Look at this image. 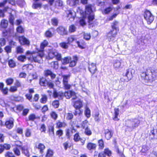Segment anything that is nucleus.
Wrapping results in <instances>:
<instances>
[{"label": "nucleus", "mask_w": 157, "mask_h": 157, "mask_svg": "<svg viewBox=\"0 0 157 157\" xmlns=\"http://www.w3.org/2000/svg\"><path fill=\"white\" fill-rule=\"evenodd\" d=\"M141 77L147 81L152 82L157 77V69L148 68L141 73Z\"/></svg>", "instance_id": "nucleus-1"}, {"label": "nucleus", "mask_w": 157, "mask_h": 157, "mask_svg": "<svg viewBox=\"0 0 157 157\" xmlns=\"http://www.w3.org/2000/svg\"><path fill=\"white\" fill-rule=\"evenodd\" d=\"M40 52L32 53L28 51L26 53V56L28 59L32 62L42 63L43 61L42 58L44 56V53L43 52Z\"/></svg>", "instance_id": "nucleus-2"}, {"label": "nucleus", "mask_w": 157, "mask_h": 157, "mask_svg": "<svg viewBox=\"0 0 157 157\" xmlns=\"http://www.w3.org/2000/svg\"><path fill=\"white\" fill-rule=\"evenodd\" d=\"M118 22L115 21L111 25L112 29L107 34V38L109 42H113L115 39L117 32L118 31Z\"/></svg>", "instance_id": "nucleus-3"}, {"label": "nucleus", "mask_w": 157, "mask_h": 157, "mask_svg": "<svg viewBox=\"0 0 157 157\" xmlns=\"http://www.w3.org/2000/svg\"><path fill=\"white\" fill-rule=\"evenodd\" d=\"M93 6L91 4H88L85 6V16L88 19V22L90 24H91V22L94 19V14L93 8Z\"/></svg>", "instance_id": "nucleus-4"}, {"label": "nucleus", "mask_w": 157, "mask_h": 157, "mask_svg": "<svg viewBox=\"0 0 157 157\" xmlns=\"http://www.w3.org/2000/svg\"><path fill=\"white\" fill-rule=\"evenodd\" d=\"M140 121L138 119H132L127 121L125 123V125L130 129V130L137 128L139 124Z\"/></svg>", "instance_id": "nucleus-5"}, {"label": "nucleus", "mask_w": 157, "mask_h": 157, "mask_svg": "<svg viewBox=\"0 0 157 157\" xmlns=\"http://www.w3.org/2000/svg\"><path fill=\"white\" fill-rule=\"evenodd\" d=\"M54 57H56L58 60H60L61 59V56L60 54L57 51L56 49H51L49 50L48 52V55L47 56L48 59H52Z\"/></svg>", "instance_id": "nucleus-6"}, {"label": "nucleus", "mask_w": 157, "mask_h": 157, "mask_svg": "<svg viewBox=\"0 0 157 157\" xmlns=\"http://www.w3.org/2000/svg\"><path fill=\"white\" fill-rule=\"evenodd\" d=\"M144 17L148 24H151L154 19L153 16L149 11L147 10L144 13Z\"/></svg>", "instance_id": "nucleus-7"}, {"label": "nucleus", "mask_w": 157, "mask_h": 157, "mask_svg": "<svg viewBox=\"0 0 157 157\" xmlns=\"http://www.w3.org/2000/svg\"><path fill=\"white\" fill-rule=\"evenodd\" d=\"M53 96L54 98H57L59 100H62L64 97V93L62 91L54 90Z\"/></svg>", "instance_id": "nucleus-8"}, {"label": "nucleus", "mask_w": 157, "mask_h": 157, "mask_svg": "<svg viewBox=\"0 0 157 157\" xmlns=\"http://www.w3.org/2000/svg\"><path fill=\"white\" fill-rule=\"evenodd\" d=\"M65 97L67 99H69L71 97H72L73 99H75L76 96L75 92L72 91H68L65 92L64 93V97Z\"/></svg>", "instance_id": "nucleus-9"}, {"label": "nucleus", "mask_w": 157, "mask_h": 157, "mask_svg": "<svg viewBox=\"0 0 157 157\" xmlns=\"http://www.w3.org/2000/svg\"><path fill=\"white\" fill-rule=\"evenodd\" d=\"M124 81L127 82L131 80L132 78V71L130 69L126 70V72L124 75Z\"/></svg>", "instance_id": "nucleus-10"}, {"label": "nucleus", "mask_w": 157, "mask_h": 157, "mask_svg": "<svg viewBox=\"0 0 157 157\" xmlns=\"http://www.w3.org/2000/svg\"><path fill=\"white\" fill-rule=\"evenodd\" d=\"M67 14V18L70 21H72L74 20L75 16V13L73 10H69L66 11Z\"/></svg>", "instance_id": "nucleus-11"}, {"label": "nucleus", "mask_w": 157, "mask_h": 157, "mask_svg": "<svg viewBox=\"0 0 157 157\" xmlns=\"http://www.w3.org/2000/svg\"><path fill=\"white\" fill-rule=\"evenodd\" d=\"M87 122L85 121L82 123V126L83 128L85 129V133L88 136H90L91 135L92 132L89 128H88L87 125Z\"/></svg>", "instance_id": "nucleus-12"}, {"label": "nucleus", "mask_w": 157, "mask_h": 157, "mask_svg": "<svg viewBox=\"0 0 157 157\" xmlns=\"http://www.w3.org/2000/svg\"><path fill=\"white\" fill-rule=\"evenodd\" d=\"M13 118H10L7 120L5 124L6 127L9 129L12 128L13 126Z\"/></svg>", "instance_id": "nucleus-13"}, {"label": "nucleus", "mask_w": 157, "mask_h": 157, "mask_svg": "<svg viewBox=\"0 0 157 157\" xmlns=\"http://www.w3.org/2000/svg\"><path fill=\"white\" fill-rule=\"evenodd\" d=\"M69 75H63V83L64 87L66 89H69L70 88V86L68 84V79L69 78Z\"/></svg>", "instance_id": "nucleus-14"}, {"label": "nucleus", "mask_w": 157, "mask_h": 157, "mask_svg": "<svg viewBox=\"0 0 157 157\" xmlns=\"http://www.w3.org/2000/svg\"><path fill=\"white\" fill-rule=\"evenodd\" d=\"M56 31L61 35H66L67 33L66 29L64 27L62 26L56 29Z\"/></svg>", "instance_id": "nucleus-15"}, {"label": "nucleus", "mask_w": 157, "mask_h": 157, "mask_svg": "<svg viewBox=\"0 0 157 157\" xmlns=\"http://www.w3.org/2000/svg\"><path fill=\"white\" fill-rule=\"evenodd\" d=\"M35 147L37 148L39 151L40 153L42 154L44 152V150L45 149V147L44 144L41 143H36Z\"/></svg>", "instance_id": "nucleus-16"}, {"label": "nucleus", "mask_w": 157, "mask_h": 157, "mask_svg": "<svg viewBox=\"0 0 157 157\" xmlns=\"http://www.w3.org/2000/svg\"><path fill=\"white\" fill-rule=\"evenodd\" d=\"M83 106L82 101L79 99L74 103L73 106L75 108L80 109Z\"/></svg>", "instance_id": "nucleus-17"}, {"label": "nucleus", "mask_w": 157, "mask_h": 157, "mask_svg": "<svg viewBox=\"0 0 157 157\" xmlns=\"http://www.w3.org/2000/svg\"><path fill=\"white\" fill-rule=\"evenodd\" d=\"M19 41L20 43L23 45H29V41L24 36L20 37L19 38Z\"/></svg>", "instance_id": "nucleus-18"}, {"label": "nucleus", "mask_w": 157, "mask_h": 157, "mask_svg": "<svg viewBox=\"0 0 157 157\" xmlns=\"http://www.w3.org/2000/svg\"><path fill=\"white\" fill-rule=\"evenodd\" d=\"M96 69V67L95 63H92L90 65H89V70L92 75L95 73Z\"/></svg>", "instance_id": "nucleus-19"}, {"label": "nucleus", "mask_w": 157, "mask_h": 157, "mask_svg": "<svg viewBox=\"0 0 157 157\" xmlns=\"http://www.w3.org/2000/svg\"><path fill=\"white\" fill-rule=\"evenodd\" d=\"M10 148V144H5L2 145L0 144V154L2 153L4 149L9 150Z\"/></svg>", "instance_id": "nucleus-20"}, {"label": "nucleus", "mask_w": 157, "mask_h": 157, "mask_svg": "<svg viewBox=\"0 0 157 157\" xmlns=\"http://www.w3.org/2000/svg\"><path fill=\"white\" fill-rule=\"evenodd\" d=\"M36 119V115L33 114H30L28 117V118H26L25 120L28 124L30 121H33L34 120Z\"/></svg>", "instance_id": "nucleus-21"}, {"label": "nucleus", "mask_w": 157, "mask_h": 157, "mask_svg": "<svg viewBox=\"0 0 157 157\" xmlns=\"http://www.w3.org/2000/svg\"><path fill=\"white\" fill-rule=\"evenodd\" d=\"M105 137L107 140L110 139L113 135L111 131L108 129L105 130Z\"/></svg>", "instance_id": "nucleus-22"}, {"label": "nucleus", "mask_w": 157, "mask_h": 157, "mask_svg": "<svg viewBox=\"0 0 157 157\" xmlns=\"http://www.w3.org/2000/svg\"><path fill=\"white\" fill-rule=\"evenodd\" d=\"M7 2H8L10 4L13 5L15 4V0H6L0 3V7H2L4 6Z\"/></svg>", "instance_id": "nucleus-23"}, {"label": "nucleus", "mask_w": 157, "mask_h": 157, "mask_svg": "<svg viewBox=\"0 0 157 157\" xmlns=\"http://www.w3.org/2000/svg\"><path fill=\"white\" fill-rule=\"evenodd\" d=\"M48 44V43L47 41L46 40H44L40 44V51L43 52L44 48L47 46Z\"/></svg>", "instance_id": "nucleus-24"}, {"label": "nucleus", "mask_w": 157, "mask_h": 157, "mask_svg": "<svg viewBox=\"0 0 157 157\" xmlns=\"http://www.w3.org/2000/svg\"><path fill=\"white\" fill-rule=\"evenodd\" d=\"M113 64L114 68L117 70L120 67L121 65V62L118 60H114L113 61Z\"/></svg>", "instance_id": "nucleus-25"}, {"label": "nucleus", "mask_w": 157, "mask_h": 157, "mask_svg": "<svg viewBox=\"0 0 157 157\" xmlns=\"http://www.w3.org/2000/svg\"><path fill=\"white\" fill-rule=\"evenodd\" d=\"M78 60V58L76 56H73V60L70 62L69 66L71 67H73L75 66Z\"/></svg>", "instance_id": "nucleus-26"}, {"label": "nucleus", "mask_w": 157, "mask_h": 157, "mask_svg": "<svg viewBox=\"0 0 157 157\" xmlns=\"http://www.w3.org/2000/svg\"><path fill=\"white\" fill-rule=\"evenodd\" d=\"M96 147V145L91 143H89L88 144L86 147L90 150H94L95 149Z\"/></svg>", "instance_id": "nucleus-27"}, {"label": "nucleus", "mask_w": 157, "mask_h": 157, "mask_svg": "<svg viewBox=\"0 0 157 157\" xmlns=\"http://www.w3.org/2000/svg\"><path fill=\"white\" fill-rule=\"evenodd\" d=\"M45 75L46 76H50L52 79H54L56 77L55 75L49 70H47L45 71Z\"/></svg>", "instance_id": "nucleus-28"}, {"label": "nucleus", "mask_w": 157, "mask_h": 157, "mask_svg": "<svg viewBox=\"0 0 157 157\" xmlns=\"http://www.w3.org/2000/svg\"><path fill=\"white\" fill-rule=\"evenodd\" d=\"M56 124V127L57 128H64L66 125V124L65 122H61L59 121H57Z\"/></svg>", "instance_id": "nucleus-29"}, {"label": "nucleus", "mask_w": 157, "mask_h": 157, "mask_svg": "<svg viewBox=\"0 0 157 157\" xmlns=\"http://www.w3.org/2000/svg\"><path fill=\"white\" fill-rule=\"evenodd\" d=\"M47 82L45 78H42L40 80V84L41 86H47Z\"/></svg>", "instance_id": "nucleus-30"}, {"label": "nucleus", "mask_w": 157, "mask_h": 157, "mask_svg": "<svg viewBox=\"0 0 157 157\" xmlns=\"http://www.w3.org/2000/svg\"><path fill=\"white\" fill-rule=\"evenodd\" d=\"M90 110L87 107H86L84 113L85 116L87 118H89L91 115Z\"/></svg>", "instance_id": "nucleus-31"}, {"label": "nucleus", "mask_w": 157, "mask_h": 157, "mask_svg": "<svg viewBox=\"0 0 157 157\" xmlns=\"http://www.w3.org/2000/svg\"><path fill=\"white\" fill-rule=\"evenodd\" d=\"M50 30H52V31H53L54 29L53 28H52L46 32L45 33V35L47 37L50 38L53 36V34Z\"/></svg>", "instance_id": "nucleus-32"}, {"label": "nucleus", "mask_w": 157, "mask_h": 157, "mask_svg": "<svg viewBox=\"0 0 157 157\" xmlns=\"http://www.w3.org/2000/svg\"><path fill=\"white\" fill-rule=\"evenodd\" d=\"M8 24V22L7 20H3L1 22V26L2 27L5 28L7 27Z\"/></svg>", "instance_id": "nucleus-33"}, {"label": "nucleus", "mask_w": 157, "mask_h": 157, "mask_svg": "<svg viewBox=\"0 0 157 157\" xmlns=\"http://www.w3.org/2000/svg\"><path fill=\"white\" fill-rule=\"evenodd\" d=\"M10 103V102L8 103H6L3 101H1L0 102V104L3 107H6V109L10 107V105L9 104Z\"/></svg>", "instance_id": "nucleus-34"}, {"label": "nucleus", "mask_w": 157, "mask_h": 157, "mask_svg": "<svg viewBox=\"0 0 157 157\" xmlns=\"http://www.w3.org/2000/svg\"><path fill=\"white\" fill-rule=\"evenodd\" d=\"M119 114V110L118 109H114V117L113 120L115 121H118V119L117 118V116Z\"/></svg>", "instance_id": "nucleus-35"}, {"label": "nucleus", "mask_w": 157, "mask_h": 157, "mask_svg": "<svg viewBox=\"0 0 157 157\" xmlns=\"http://www.w3.org/2000/svg\"><path fill=\"white\" fill-rule=\"evenodd\" d=\"M8 65L10 68H14L16 66L15 63L12 59H10L9 61Z\"/></svg>", "instance_id": "nucleus-36"}, {"label": "nucleus", "mask_w": 157, "mask_h": 157, "mask_svg": "<svg viewBox=\"0 0 157 157\" xmlns=\"http://www.w3.org/2000/svg\"><path fill=\"white\" fill-rule=\"evenodd\" d=\"M71 58L70 56L65 58L62 61L63 63L64 64H66L68 63L71 61Z\"/></svg>", "instance_id": "nucleus-37"}, {"label": "nucleus", "mask_w": 157, "mask_h": 157, "mask_svg": "<svg viewBox=\"0 0 157 157\" xmlns=\"http://www.w3.org/2000/svg\"><path fill=\"white\" fill-rule=\"evenodd\" d=\"M75 110L74 114L75 116H78L82 113V111H81L80 109L75 108Z\"/></svg>", "instance_id": "nucleus-38"}, {"label": "nucleus", "mask_w": 157, "mask_h": 157, "mask_svg": "<svg viewBox=\"0 0 157 157\" xmlns=\"http://www.w3.org/2000/svg\"><path fill=\"white\" fill-rule=\"evenodd\" d=\"M66 135L68 138H69L70 137L71 134L73 132H75V130L74 129H71V130L70 129H67L66 130Z\"/></svg>", "instance_id": "nucleus-39"}, {"label": "nucleus", "mask_w": 157, "mask_h": 157, "mask_svg": "<svg viewBox=\"0 0 157 157\" xmlns=\"http://www.w3.org/2000/svg\"><path fill=\"white\" fill-rule=\"evenodd\" d=\"M148 150V147L144 145L142 147V148L141 151L142 155H145L146 154V152Z\"/></svg>", "instance_id": "nucleus-40"}, {"label": "nucleus", "mask_w": 157, "mask_h": 157, "mask_svg": "<svg viewBox=\"0 0 157 157\" xmlns=\"http://www.w3.org/2000/svg\"><path fill=\"white\" fill-rule=\"evenodd\" d=\"M22 153L25 155L28 156L29 155V151L26 146H23L21 147Z\"/></svg>", "instance_id": "nucleus-41"}, {"label": "nucleus", "mask_w": 157, "mask_h": 157, "mask_svg": "<svg viewBox=\"0 0 157 157\" xmlns=\"http://www.w3.org/2000/svg\"><path fill=\"white\" fill-rule=\"evenodd\" d=\"M4 10L5 12H7L10 13V15L11 13L13 14V13H15V11L12 10L10 8H9L8 7H5L4 9Z\"/></svg>", "instance_id": "nucleus-42"}, {"label": "nucleus", "mask_w": 157, "mask_h": 157, "mask_svg": "<svg viewBox=\"0 0 157 157\" xmlns=\"http://www.w3.org/2000/svg\"><path fill=\"white\" fill-rule=\"evenodd\" d=\"M27 56H20L18 57L17 59L18 60L22 62H25Z\"/></svg>", "instance_id": "nucleus-43"}, {"label": "nucleus", "mask_w": 157, "mask_h": 157, "mask_svg": "<svg viewBox=\"0 0 157 157\" xmlns=\"http://www.w3.org/2000/svg\"><path fill=\"white\" fill-rule=\"evenodd\" d=\"M16 3L21 7H22L25 4L24 0H17L16 1Z\"/></svg>", "instance_id": "nucleus-44"}, {"label": "nucleus", "mask_w": 157, "mask_h": 157, "mask_svg": "<svg viewBox=\"0 0 157 157\" xmlns=\"http://www.w3.org/2000/svg\"><path fill=\"white\" fill-rule=\"evenodd\" d=\"M58 21L57 18H53L51 20L52 24L54 26H57L58 25Z\"/></svg>", "instance_id": "nucleus-45"}, {"label": "nucleus", "mask_w": 157, "mask_h": 157, "mask_svg": "<svg viewBox=\"0 0 157 157\" xmlns=\"http://www.w3.org/2000/svg\"><path fill=\"white\" fill-rule=\"evenodd\" d=\"M68 44L67 43H66L64 42H63L59 44V46L62 48L66 49L68 47Z\"/></svg>", "instance_id": "nucleus-46"}, {"label": "nucleus", "mask_w": 157, "mask_h": 157, "mask_svg": "<svg viewBox=\"0 0 157 157\" xmlns=\"http://www.w3.org/2000/svg\"><path fill=\"white\" fill-rule=\"evenodd\" d=\"M14 19V16L11 13L10 15L9 20L10 23L12 25L13 24Z\"/></svg>", "instance_id": "nucleus-47"}, {"label": "nucleus", "mask_w": 157, "mask_h": 157, "mask_svg": "<svg viewBox=\"0 0 157 157\" xmlns=\"http://www.w3.org/2000/svg\"><path fill=\"white\" fill-rule=\"evenodd\" d=\"M11 48L12 47L10 46H6L5 47L4 49L7 53H9L11 52Z\"/></svg>", "instance_id": "nucleus-48"}, {"label": "nucleus", "mask_w": 157, "mask_h": 157, "mask_svg": "<svg viewBox=\"0 0 157 157\" xmlns=\"http://www.w3.org/2000/svg\"><path fill=\"white\" fill-rule=\"evenodd\" d=\"M112 9L111 7H109L105 8L103 12V13L105 14L109 13L110 12Z\"/></svg>", "instance_id": "nucleus-49"}, {"label": "nucleus", "mask_w": 157, "mask_h": 157, "mask_svg": "<svg viewBox=\"0 0 157 157\" xmlns=\"http://www.w3.org/2000/svg\"><path fill=\"white\" fill-rule=\"evenodd\" d=\"M91 37L90 33H84V38L87 40H89Z\"/></svg>", "instance_id": "nucleus-50"}, {"label": "nucleus", "mask_w": 157, "mask_h": 157, "mask_svg": "<svg viewBox=\"0 0 157 157\" xmlns=\"http://www.w3.org/2000/svg\"><path fill=\"white\" fill-rule=\"evenodd\" d=\"M52 105L55 108H58L59 105V101L58 100H56L53 101L52 102Z\"/></svg>", "instance_id": "nucleus-51"}, {"label": "nucleus", "mask_w": 157, "mask_h": 157, "mask_svg": "<svg viewBox=\"0 0 157 157\" xmlns=\"http://www.w3.org/2000/svg\"><path fill=\"white\" fill-rule=\"evenodd\" d=\"M53 151L50 149H49L47 151L46 156L51 157L53 155Z\"/></svg>", "instance_id": "nucleus-52"}, {"label": "nucleus", "mask_w": 157, "mask_h": 157, "mask_svg": "<svg viewBox=\"0 0 157 157\" xmlns=\"http://www.w3.org/2000/svg\"><path fill=\"white\" fill-rule=\"evenodd\" d=\"M51 64L52 67L55 69H56L58 67V63L57 61L52 62Z\"/></svg>", "instance_id": "nucleus-53"}, {"label": "nucleus", "mask_w": 157, "mask_h": 157, "mask_svg": "<svg viewBox=\"0 0 157 157\" xmlns=\"http://www.w3.org/2000/svg\"><path fill=\"white\" fill-rule=\"evenodd\" d=\"M6 40L5 38H2L0 39V44L1 46H4L6 44Z\"/></svg>", "instance_id": "nucleus-54"}, {"label": "nucleus", "mask_w": 157, "mask_h": 157, "mask_svg": "<svg viewBox=\"0 0 157 157\" xmlns=\"http://www.w3.org/2000/svg\"><path fill=\"white\" fill-rule=\"evenodd\" d=\"M76 30V28L75 26L73 25H71L69 27V31L71 33L75 32Z\"/></svg>", "instance_id": "nucleus-55"}, {"label": "nucleus", "mask_w": 157, "mask_h": 157, "mask_svg": "<svg viewBox=\"0 0 157 157\" xmlns=\"http://www.w3.org/2000/svg\"><path fill=\"white\" fill-rule=\"evenodd\" d=\"M104 153L105 155H106L109 156H110L111 155V151L108 149H105L104 150Z\"/></svg>", "instance_id": "nucleus-56"}, {"label": "nucleus", "mask_w": 157, "mask_h": 157, "mask_svg": "<svg viewBox=\"0 0 157 157\" xmlns=\"http://www.w3.org/2000/svg\"><path fill=\"white\" fill-rule=\"evenodd\" d=\"M14 152L16 155L17 156H19L20 155V152L19 149L17 147H16L13 149Z\"/></svg>", "instance_id": "nucleus-57"}, {"label": "nucleus", "mask_w": 157, "mask_h": 157, "mask_svg": "<svg viewBox=\"0 0 157 157\" xmlns=\"http://www.w3.org/2000/svg\"><path fill=\"white\" fill-rule=\"evenodd\" d=\"M75 40V38L73 36H71L69 37L67 39V43L70 44Z\"/></svg>", "instance_id": "nucleus-58"}, {"label": "nucleus", "mask_w": 157, "mask_h": 157, "mask_svg": "<svg viewBox=\"0 0 157 157\" xmlns=\"http://www.w3.org/2000/svg\"><path fill=\"white\" fill-rule=\"evenodd\" d=\"M41 5V4L40 3L35 2L33 4V7L34 9H37L40 8Z\"/></svg>", "instance_id": "nucleus-59"}, {"label": "nucleus", "mask_w": 157, "mask_h": 157, "mask_svg": "<svg viewBox=\"0 0 157 157\" xmlns=\"http://www.w3.org/2000/svg\"><path fill=\"white\" fill-rule=\"evenodd\" d=\"M17 31L19 33H22L24 32L23 28L21 26H19L17 28Z\"/></svg>", "instance_id": "nucleus-60"}, {"label": "nucleus", "mask_w": 157, "mask_h": 157, "mask_svg": "<svg viewBox=\"0 0 157 157\" xmlns=\"http://www.w3.org/2000/svg\"><path fill=\"white\" fill-rule=\"evenodd\" d=\"M80 138L78 134V133H76L74 136V140L75 142H77L78 141Z\"/></svg>", "instance_id": "nucleus-61"}, {"label": "nucleus", "mask_w": 157, "mask_h": 157, "mask_svg": "<svg viewBox=\"0 0 157 157\" xmlns=\"http://www.w3.org/2000/svg\"><path fill=\"white\" fill-rule=\"evenodd\" d=\"M17 53H21L23 52V49L20 46L17 47L16 48Z\"/></svg>", "instance_id": "nucleus-62"}, {"label": "nucleus", "mask_w": 157, "mask_h": 157, "mask_svg": "<svg viewBox=\"0 0 157 157\" xmlns=\"http://www.w3.org/2000/svg\"><path fill=\"white\" fill-rule=\"evenodd\" d=\"M47 97L46 95H43L41 99V102L43 103H45L47 101Z\"/></svg>", "instance_id": "nucleus-63"}, {"label": "nucleus", "mask_w": 157, "mask_h": 157, "mask_svg": "<svg viewBox=\"0 0 157 157\" xmlns=\"http://www.w3.org/2000/svg\"><path fill=\"white\" fill-rule=\"evenodd\" d=\"M6 157H15L14 154L12 153L9 152H7L5 155Z\"/></svg>", "instance_id": "nucleus-64"}]
</instances>
